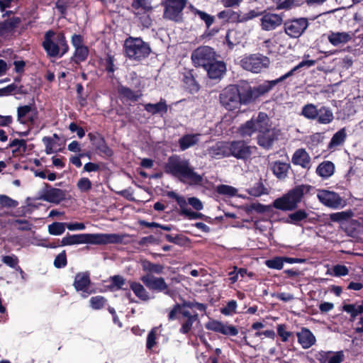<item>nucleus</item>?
Returning a JSON list of instances; mask_svg holds the SVG:
<instances>
[{"instance_id": "1", "label": "nucleus", "mask_w": 363, "mask_h": 363, "mask_svg": "<svg viewBox=\"0 0 363 363\" xmlns=\"http://www.w3.org/2000/svg\"><path fill=\"white\" fill-rule=\"evenodd\" d=\"M315 187L309 184H300L290 189L282 196L276 199L272 203L273 207L283 211H292L286 218H281V220L288 224L296 226H302L303 223L310 221L308 213L306 209H297L298 205L302 201L305 194H312L311 191Z\"/></svg>"}, {"instance_id": "2", "label": "nucleus", "mask_w": 363, "mask_h": 363, "mask_svg": "<svg viewBox=\"0 0 363 363\" xmlns=\"http://www.w3.org/2000/svg\"><path fill=\"white\" fill-rule=\"evenodd\" d=\"M196 308L201 312L206 313L207 305L196 301H183L182 303L174 304L168 313L169 321L177 320L181 327L179 333L187 335L191 330L193 324L199 320V314L196 312L191 313L188 309Z\"/></svg>"}, {"instance_id": "3", "label": "nucleus", "mask_w": 363, "mask_h": 363, "mask_svg": "<svg viewBox=\"0 0 363 363\" xmlns=\"http://www.w3.org/2000/svg\"><path fill=\"white\" fill-rule=\"evenodd\" d=\"M164 170L166 174L177 178L182 182L199 184L203 181L202 177L194 171L189 161L177 155H173L168 158Z\"/></svg>"}, {"instance_id": "4", "label": "nucleus", "mask_w": 363, "mask_h": 363, "mask_svg": "<svg viewBox=\"0 0 363 363\" xmlns=\"http://www.w3.org/2000/svg\"><path fill=\"white\" fill-rule=\"evenodd\" d=\"M125 235L116 233H83L69 235L64 237L59 245L67 246L79 244L107 245L121 244Z\"/></svg>"}, {"instance_id": "5", "label": "nucleus", "mask_w": 363, "mask_h": 363, "mask_svg": "<svg viewBox=\"0 0 363 363\" xmlns=\"http://www.w3.org/2000/svg\"><path fill=\"white\" fill-rule=\"evenodd\" d=\"M42 47L50 57H62L69 49L64 32L52 29L45 33Z\"/></svg>"}, {"instance_id": "6", "label": "nucleus", "mask_w": 363, "mask_h": 363, "mask_svg": "<svg viewBox=\"0 0 363 363\" xmlns=\"http://www.w3.org/2000/svg\"><path fill=\"white\" fill-rule=\"evenodd\" d=\"M280 83L279 79L266 80L257 86H251L248 84L238 86L241 105H248L255 102L259 97L267 94L274 86Z\"/></svg>"}, {"instance_id": "7", "label": "nucleus", "mask_w": 363, "mask_h": 363, "mask_svg": "<svg viewBox=\"0 0 363 363\" xmlns=\"http://www.w3.org/2000/svg\"><path fill=\"white\" fill-rule=\"evenodd\" d=\"M123 52L130 60L140 62L150 56L152 48L140 37L129 36L124 41Z\"/></svg>"}, {"instance_id": "8", "label": "nucleus", "mask_w": 363, "mask_h": 363, "mask_svg": "<svg viewBox=\"0 0 363 363\" xmlns=\"http://www.w3.org/2000/svg\"><path fill=\"white\" fill-rule=\"evenodd\" d=\"M300 115L309 121H316L319 124H329L334 120V115L330 107L321 106L318 108L311 103L302 107Z\"/></svg>"}, {"instance_id": "9", "label": "nucleus", "mask_w": 363, "mask_h": 363, "mask_svg": "<svg viewBox=\"0 0 363 363\" xmlns=\"http://www.w3.org/2000/svg\"><path fill=\"white\" fill-rule=\"evenodd\" d=\"M186 0H162L164 7L163 18L174 22H182V11L186 5Z\"/></svg>"}, {"instance_id": "10", "label": "nucleus", "mask_w": 363, "mask_h": 363, "mask_svg": "<svg viewBox=\"0 0 363 363\" xmlns=\"http://www.w3.org/2000/svg\"><path fill=\"white\" fill-rule=\"evenodd\" d=\"M270 64L269 58L259 53L245 55L240 60V66L245 70L253 73H259L267 68Z\"/></svg>"}, {"instance_id": "11", "label": "nucleus", "mask_w": 363, "mask_h": 363, "mask_svg": "<svg viewBox=\"0 0 363 363\" xmlns=\"http://www.w3.org/2000/svg\"><path fill=\"white\" fill-rule=\"evenodd\" d=\"M238 85H229L220 94L221 105L228 111H234L241 106L240 97Z\"/></svg>"}, {"instance_id": "12", "label": "nucleus", "mask_w": 363, "mask_h": 363, "mask_svg": "<svg viewBox=\"0 0 363 363\" xmlns=\"http://www.w3.org/2000/svg\"><path fill=\"white\" fill-rule=\"evenodd\" d=\"M216 52L209 46H199L195 49L191 55V59L196 67L206 68L209 64L216 59Z\"/></svg>"}, {"instance_id": "13", "label": "nucleus", "mask_w": 363, "mask_h": 363, "mask_svg": "<svg viewBox=\"0 0 363 363\" xmlns=\"http://www.w3.org/2000/svg\"><path fill=\"white\" fill-rule=\"evenodd\" d=\"M309 26L307 18L300 17L287 19L284 23L285 33L291 38H298L306 30Z\"/></svg>"}, {"instance_id": "14", "label": "nucleus", "mask_w": 363, "mask_h": 363, "mask_svg": "<svg viewBox=\"0 0 363 363\" xmlns=\"http://www.w3.org/2000/svg\"><path fill=\"white\" fill-rule=\"evenodd\" d=\"M243 140L228 142V156L238 160H247L252 155L251 147Z\"/></svg>"}, {"instance_id": "15", "label": "nucleus", "mask_w": 363, "mask_h": 363, "mask_svg": "<svg viewBox=\"0 0 363 363\" xmlns=\"http://www.w3.org/2000/svg\"><path fill=\"white\" fill-rule=\"evenodd\" d=\"M140 280L150 291L162 292L166 295L171 294L168 284L162 277H157L153 274H145L140 278Z\"/></svg>"}, {"instance_id": "16", "label": "nucleus", "mask_w": 363, "mask_h": 363, "mask_svg": "<svg viewBox=\"0 0 363 363\" xmlns=\"http://www.w3.org/2000/svg\"><path fill=\"white\" fill-rule=\"evenodd\" d=\"M317 197L319 201L324 206L333 209H337L344 206L342 199L335 191L318 189Z\"/></svg>"}, {"instance_id": "17", "label": "nucleus", "mask_w": 363, "mask_h": 363, "mask_svg": "<svg viewBox=\"0 0 363 363\" xmlns=\"http://www.w3.org/2000/svg\"><path fill=\"white\" fill-rule=\"evenodd\" d=\"M90 142L100 155L111 157L113 150L107 145L104 137L99 133H89L87 135Z\"/></svg>"}, {"instance_id": "18", "label": "nucleus", "mask_w": 363, "mask_h": 363, "mask_svg": "<svg viewBox=\"0 0 363 363\" xmlns=\"http://www.w3.org/2000/svg\"><path fill=\"white\" fill-rule=\"evenodd\" d=\"M262 18H260V26L264 31L274 30L283 23L282 17L277 13H267L262 11Z\"/></svg>"}, {"instance_id": "19", "label": "nucleus", "mask_w": 363, "mask_h": 363, "mask_svg": "<svg viewBox=\"0 0 363 363\" xmlns=\"http://www.w3.org/2000/svg\"><path fill=\"white\" fill-rule=\"evenodd\" d=\"M66 198L65 191L53 188L49 184H45L41 199L45 201L54 203H60Z\"/></svg>"}, {"instance_id": "20", "label": "nucleus", "mask_w": 363, "mask_h": 363, "mask_svg": "<svg viewBox=\"0 0 363 363\" xmlns=\"http://www.w3.org/2000/svg\"><path fill=\"white\" fill-rule=\"evenodd\" d=\"M206 328L216 333H219L225 335L236 336L238 334V330L234 325H227L221 321L212 320L206 323Z\"/></svg>"}, {"instance_id": "21", "label": "nucleus", "mask_w": 363, "mask_h": 363, "mask_svg": "<svg viewBox=\"0 0 363 363\" xmlns=\"http://www.w3.org/2000/svg\"><path fill=\"white\" fill-rule=\"evenodd\" d=\"M204 69L210 79L220 80L225 74L227 67L225 62L215 59Z\"/></svg>"}, {"instance_id": "22", "label": "nucleus", "mask_w": 363, "mask_h": 363, "mask_svg": "<svg viewBox=\"0 0 363 363\" xmlns=\"http://www.w3.org/2000/svg\"><path fill=\"white\" fill-rule=\"evenodd\" d=\"M327 0H283L277 4V10L290 11L293 9L301 7L304 4L308 6L321 5Z\"/></svg>"}, {"instance_id": "23", "label": "nucleus", "mask_w": 363, "mask_h": 363, "mask_svg": "<svg viewBox=\"0 0 363 363\" xmlns=\"http://www.w3.org/2000/svg\"><path fill=\"white\" fill-rule=\"evenodd\" d=\"M291 162L303 169L309 170L311 167V158L304 148L297 149L291 157Z\"/></svg>"}, {"instance_id": "24", "label": "nucleus", "mask_w": 363, "mask_h": 363, "mask_svg": "<svg viewBox=\"0 0 363 363\" xmlns=\"http://www.w3.org/2000/svg\"><path fill=\"white\" fill-rule=\"evenodd\" d=\"M90 284V274L88 272H79L75 275L73 286L77 291H82L89 294V287Z\"/></svg>"}, {"instance_id": "25", "label": "nucleus", "mask_w": 363, "mask_h": 363, "mask_svg": "<svg viewBox=\"0 0 363 363\" xmlns=\"http://www.w3.org/2000/svg\"><path fill=\"white\" fill-rule=\"evenodd\" d=\"M257 144L267 150L270 149L274 140L277 139L274 130L272 128L267 129L266 131L258 133Z\"/></svg>"}, {"instance_id": "26", "label": "nucleus", "mask_w": 363, "mask_h": 363, "mask_svg": "<svg viewBox=\"0 0 363 363\" xmlns=\"http://www.w3.org/2000/svg\"><path fill=\"white\" fill-rule=\"evenodd\" d=\"M318 360L320 363H342L345 360V354L342 350L337 352H320Z\"/></svg>"}, {"instance_id": "27", "label": "nucleus", "mask_w": 363, "mask_h": 363, "mask_svg": "<svg viewBox=\"0 0 363 363\" xmlns=\"http://www.w3.org/2000/svg\"><path fill=\"white\" fill-rule=\"evenodd\" d=\"M21 23L19 17L13 16L0 22V36L6 37L13 33Z\"/></svg>"}, {"instance_id": "28", "label": "nucleus", "mask_w": 363, "mask_h": 363, "mask_svg": "<svg viewBox=\"0 0 363 363\" xmlns=\"http://www.w3.org/2000/svg\"><path fill=\"white\" fill-rule=\"evenodd\" d=\"M110 285L108 286V289L111 291H116L118 290H124L126 291V296L130 297L131 294L129 290V282H127L125 279H124L121 275H114L110 277L109 279Z\"/></svg>"}, {"instance_id": "29", "label": "nucleus", "mask_w": 363, "mask_h": 363, "mask_svg": "<svg viewBox=\"0 0 363 363\" xmlns=\"http://www.w3.org/2000/svg\"><path fill=\"white\" fill-rule=\"evenodd\" d=\"M270 169L278 179L284 180L288 177L291 164L287 162L277 160L271 164Z\"/></svg>"}, {"instance_id": "30", "label": "nucleus", "mask_w": 363, "mask_h": 363, "mask_svg": "<svg viewBox=\"0 0 363 363\" xmlns=\"http://www.w3.org/2000/svg\"><path fill=\"white\" fill-rule=\"evenodd\" d=\"M251 121H253L255 132H263L272 128L269 118L264 112H259L255 117L252 116Z\"/></svg>"}, {"instance_id": "31", "label": "nucleus", "mask_w": 363, "mask_h": 363, "mask_svg": "<svg viewBox=\"0 0 363 363\" xmlns=\"http://www.w3.org/2000/svg\"><path fill=\"white\" fill-rule=\"evenodd\" d=\"M209 155L216 159L229 157L228 142L218 141L208 149Z\"/></svg>"}, {"instance_id": "32", "label": "nucleus", "mask_w": 363, "mask_h": 363, "mask_svg": "<svg viewBox=\"0 0 363 363\" xmlns=\"http://www.w3.org/2000/svg\"><path fill=\"white\" fill-rule=\"evenodd\" d=\"M145 110L151 115L159 114L163 117L168 111V105L165 99L161 98L156 104L148 103L144 105Z\"/></svg>"}, {"instance_id": "33", "label": "nucleus", "mask_w": 363, "mask_h": 363, "mask_svg": "<svg viewBox=\"0 0 363 363\" xmlns=\"http://www.w3.org/2000/svg\"><path fill=\"white\" fill-rule=\"evenodd\" d=\"M328 40L333 46L345 45L352 40V35L347 32L330 31L328 33Z\"/></svg>"}, {"instance_id": "34", "label": "nucleus", "mask_w": 363, "mask_h": 363, "mask_svg": "<svg viewBox=\"0 0 363 363\" xmlns=\"http://www.w3.org/2000/svg\"><path fill=\"white\" fill-rule=\"evenodd\" d=\"M193 72V69H185L184 72L182 73V82L184 84V87L191 94L198 92L200 89L199 84L196 82Z\"/></svg>"}, {"instance_id": "35", "label": "nucleus", "mask_w": 363, "mask_h": 363, "mask_svg": "<svg viewBox=\"0 0 363 363\" xmlns=\"http://www.w3.org/2000/svg\"><path fill=\"white\" fill-rule=\"evenodd\" d=\"M297 337L298 342L304 349L311 347L315 342V336L311 331L306 328H303L301 332L297 333Z\"/></svg>"}, {"instance_id": "36", "label": "nucleus", "mask_w": 363, "mask_h": 363, "mask_svg": "<svg viewBox=\"0 0 363 363\" xmlns=\"http://www.w3.org/2000/svg\"><path fill=\"white\" fill-rule=\"evenodd\" d=\"M200 134H185L182 136L179 140L178 144L180 150L184 151L191 147L196 145L199 141Z\"/></svg>"}, {"instance_id": "37", "label": "nucleus", "mask_w": 363, "mask_h": 363, "mask_svg": "<svg viewBox=\"0 0 363 363\" xmlns=\"http://www.w3.org/2000/svg\"><path fill=\"white\" fill-rule=\"evenodd\" d=\"M166 196L168 198L174 199L177 201L180 208L179 212V215L186 217L191 209L188 208L189 203L186 201V199L184 196L178 195L173 191H167Z\"/></svg>"}, {"instance_id": "38", "label": "nucleus", "mask_w": 363, "mask_h": 363, "mask_svg": "<svg viewBox=\"0 0 363 363\" xmlns=\"http://www.w3.org/2000/svg\"><path fill=\"white\" fill-rule=\"evenodd\" d=\"M316 174L322 178H329L335 172V164L331 161H323L316 168Z\"/></svg>"}, {"instance_id": "39", "label": "nucleus", "mask_w": 363, "mask_h": 363, "mask_svg": "<svg viewBox=\"0 0 363 363\" xmlns=\"http://www.w3.org/2000/svg\"><path fill=\"white\" fill-rule=\"evenodd\" d=\"M13 147L12 154L14 157L23 155L27 151V143L24 139L15 138L10 142L6 149Z\"/></svg>"}, {"instance_id": "40", "label": "nucleus", "mask_w": 363, "mask_h": 363, "mask_svg": "<svg viewBox=\"0 0 363 363\" xmlns=\"http://www.w3.org/2000/svg\"><path fill=\"white\" fill-rule=\"evenodd\" d=\"M347 138L346 128H342L336 132L332 137L328 143V148L330 150L335 149L336 147L344 144Z\"/></svg>"}, {"instance_id": "41", "label": "nucleus", "mask_w": 363, "mask_h": 363, "mask_svg": "<svg viewBox=\"0 0 363 363\" xmlns=\"http://www.w3.org/2000/svg\"><path fill=\"white\" fill-rule=\"evenodd\" d=\"M73 55L70 58V61L76 65H79L81 62L86 60L89 50L86 45L74 48Z\"/></svg>"}, {"instance_id": "42", "label": "nucleus", "mask_w": 363, "mask_h": 363, "mask_svg": "<svg viewBox=\"0 0 363 363\" xmlns=\"http://www.w3.org/2000/svg\"><path fill=\"white\" fill-rule=\"evenodd\" d=\"M129 290L131 289L135 295L141 301H146L150 299L148 292L139 282L129 281Z\"/></svg>"}, {"instance_id": "43", "label": "nucleus", "mask_w": 363, "mask_h": 363, "mask_svg": "<svg viewBox=\"0 0 363 363\" xmlns=\"http://www.w3.org/2000/svg\"><path fill=\"white\" fill-rule=\"evenodd\" d=\"M118 94L121 99L133 102L137 101L141 96V94H138L129 87L123 85L118 86Z\"/></svg>"}, {"instance_id": "44", "label": "nucleus", "mask_w": 363, "mask_h": 363, "mask_svg": "<svg viewBox=\"0 0 363 363\" xmlns=\"http://www.w3.org/2000/svg\"><path fill=\"white\" fill-rule=\"evenodd\" d=\"M143 270L147 272L146 274H161L164 271V266L160 264L151 262L147 259H145L141 262Z\"/></svg>"}, {"instance_id": "45", "label": "nucleus", "mask_w": 363, "mask_h": 363, "mask_svg": "<svg viewBox=\"0 0 363 363\" xmlns=\"http://www.w3.org/2000/svg\"><path fill=\"white\" fill-rule=\"evenodd\" d=\"M316 63V61L314 60H303L301 62H299L296 66H295L294 68H292L291 70H289L286 74L281 75L280 77H279V80L281 82L286 80L287 78L291 77L294 75V72L297 71L298 69L307 66L308 67L314 66Z\"/></svg>"}, {"instance_id": "46", "label": "nucleus", "mask_w": 363, "mask_h": 363, "mask_svg": "<svg viewBox=\"0 0 363 363\" xmlns=\"http://www.w3.org/2000/svg\"><path fill=\"white\" fill-rule=\"evenodd\" d=\"M254 133V123L251 119L242 124L238 129V133L243 138H250Z\"/></svg>"}, {"instance_id": "47", "label": "nucleus", "mask_w": 363, "mask_h": 363, "mask_svg": "<svg viewBox=\"0 0 363 363\" xmlns=\"http://www.w3.org/2000/svg\"><path fill=\"white\" fill-rule=\"evenodd\" d=\"M1 261L4 264L19 272L21 274L24 273L21 267L18 265L19 260L18 257L15 255L3 256Z\"/></svg>"}, {"instance_id": "48", "label": "nucleus", "mask_w": 363, "mask_h": 363, "mask_svg": "<svg viewBox=\"0 0 363 363\" xmlns=\"http://www.w3.org/2000/svg\"><path fill=\"white\" fill-rule=\"evenodd\" d=\"M67 223L60 222H53L48 225V232L52 235H60L65 231Z\"/></svg>"}, {"instance_id": "49", "label": "nucleus", "mask_w": 363, "mask_h": 363, "mask_svg": "<svg viewBox=\"0 0 363 363\" xmlns=\"http://www.w3.org/2000/svg\"><path fill=\"white\" fill-rule=\"evenodd\" d=\"M131 6L135 11L141 9L143 13L152 10V7L150 4L149 0H133Z\"/></svg>"}, {"instance_id": "50", "label": "nucleus", "mask_w": 363, "mask_h": 363, "mask_svg": "<svg viewBox=\"0 0 363 363\" xmlns=\"http://www.w3.org/2000/svg\"><path fill=\"white\" fill-rule=\"evenodd\" d=\"M165 239L167 241L174 243L175 245H178L180 246L186 245L188 242L190 241V239L182 234H177L174 237L172 235L166 234Z\"/></svg>"}, {"instance_id": "51", "label": "nucleus", "mask_w": 363, "mask_h": 363, "mask_svg": "<svg viewBox=\"0 0 363 363\" xmlns=\"http://www.w3.org/2000/svg\"><path fill=\"white\" fill-rule=\"evenodd\" d=\"M216 191L218 194L230 197L235 196L238 192V189L236 188L226 184H220L217 186Z\"/></svg>"}, {"instance_id": "52", "label": "nucleus", "mask_w": 363, "mask_h": 363, "mask_svg": "<svg viewBox=\"0 0 363 363\" xmlns=\"http://www.w3.org/2000/svg\"><path fill=\"white\" fill-rule=\"evenodd\" d=\"M284 264L282 257H275L265 261V264L268 268L277 270L281 269L284 267Z\"/></svg>"}, {"instance_id": "53", "label": "nucleus", "mask_w": 363, "mask_h": 363, "mask_svg": "<svg viewBox=\"0 0 363 363\" xmlns=\"http://www.w3.org/2000/svg\"><path fill=\"white\" fill-rule=\"evenodd\" d=\"M106 301V299L102 296H93L89 300L91 307L95 310H100L103 308L105 306Z\"/></svg>"}, {"instance_id": "54", "label": "nucleus", "mask_w": 363, "mask_h": 363, "mask_svg": "<svg viewBox=\"0 0 363 363\" xmlns=\"http://www.w3.org/2000/svg\"><path fill=\"white\" fill-rule=\"evenodd\" d=\"M77 187L81 192L87 193L91 189L92 184L89 178L82 177L78 180Z\"/></svg>"}, {"instance_id": "55", "label": "nucleus", "mask_w": 363, "mask_h": 363, "mask_svg": "<svg viewBox=\"0 0 363 363\" xmlns=\"http://www.w3.org/2000/svg\"><path fill=\"white\" fill-rule=\"evenodd\" d=\"M195 14L198 15L199 17L204 21L206 26L208 29L212 26V24L215 21V17L211 16L205 11L196 9L195 11Z\"/></svg>"}, {"instance_id": "56", "label": "nucleus", "mask_w": 363, "mask_h": 363, "mask_svg": "<svg viewBox=\"0 0 363 363\" xmlns=\"http://www.w3.org/2000/svg\"><path fill=\"white\" fill-rule=\"evenodd\" d=\"M237 306V301L235 300H230L224 307L220 308V313L225 315H232L236 313Z\"/></svg>"}, {"instance_id": "57", "label": "nucleus", "mask_w": 363, "mask_h": 363, "mask_svg": "<svg viewBox=\"0 0 363 363\" xmlns=\"http://www.w3.org/2000/svg\"><path fill=\"white\" fill-rule=\"evenodd\" d=\"M33 111L31 105L18 106L17 108V118L21 123H24L23 120L30 112Z\"/></svg>"}, {"instance_id": "58", "label": "nucleus", "mask_w": 363, "mask_h": 363, "mask_svg": "<svg viewBox=\"0 0 363 363\" xmlns=\"http://www.w3.org/2000/svg\"><path fill=\"white\" fill-rule=\"evenodd\" d=\"M53 264L57 269H61L67 266V259L65 250H62L55 257Z\"/></svg>"}, {"instance_id": "59", "label": "nucleus", "mask_w": 363, "mask_h": 363, "mask_svg": "<svg viewBox=\"0 0 363 363\" xmlns=\"http://www.w3.org/2000/svg\"><path fill=\"white\" fill-rule=\"evenodd\" d=\"M115 57L113 55L111 54H107L105 58V70L107 72L108 74H113L114 72L116 69V67L115 66Z\"/></svg>"}, {"instance_id": "60", "label": "nucleus", "mask_w": 363, "mask_h": 363, "mask_svg": "<svg viewBox=\"0 0 363 363\" xmlns=\"http://www.w3.org/2000/svg\"><path fill=\"white\" fill-rule=\"evenodd\" d=\"M262 14V11L257 10H250L247 13L240 15V19L238 20L239 23H246L250 20L260 16Z\"/></svg>"}, {"instance_id": "61", "label": "nucleus", "mask_w": 363, "mask_h": 363, "mask_svg": "<svg viewBox=\"0 0 363 363\" xmlns=\"http://www.w3.org/2000/svg\"><path fill=\"white\" fill-rule=\"evenodd\" d=\"M156 339H157V331L156 328L152 329L147 337V341H146V347L147 350H152L154 346L156 345Z\"/></svg>"}, {"instance_id": "62", "label": "nucleus", "mask_w": 363, "mask_h": 363, "mask_svg": "<svg viewBox=\"0 0 363 363\" xmlns=\"http://www.w3.org/2000/svg\"><path fill=\"white\" fill-rule=\"evenodd\" d=\"M0 204L6 208H15L18 202L6 195H0Z\"/></svg>"}, {"instance_id": "63", "label": "nucleus", "mask_w": 363, "mask_h": 363, "mask_svg": "<svg viewBox=\"0 0 363 363\" xmlns=\"http://www.w3.org/2000/svg\"><path fill=\"white\" fill-rule=\"evenodd\" d=\"M350 213L346 211L333 213L330 215V219L333 222H341L347 220Z\"/></svg>"}, {"instance_id": "64", "label": "nucleus", "mask_w": 363, "mask_h": 363, "mask_svg": "<svg viewBox=\"0 0 363 363\" xmlns=\"http://www.w3.org/2000/svg\"><path fill=\"white\" fill-rule=\"evenodd\" d=\"M286 325L284 324L279 325L277 327V334L281 337V341L286 342L292 333L286 331Z\"/></svg>"}]
</instances>
